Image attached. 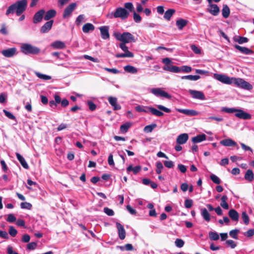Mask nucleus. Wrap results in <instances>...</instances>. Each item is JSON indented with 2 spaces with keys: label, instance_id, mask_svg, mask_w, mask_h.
Returning a JSON list of instances; mask_svg holds the SVG:
<instances>
[{
  "label": "nucleus",
  "instance_id": "obj_18",
  "mask_svg": "<svg viewBox=\"0 0 254 254\" xmlns=\"http://www.w3.org/2000/svg\"><path fill=\"white\" fill-rule=\"evenodd\" d=\"M116 227L118 231L119 237L121 240L125 239L126 237V231L123 226L119 222L116 223Z\"/></svg>",
  "mask_w": 254,
  "mask_h": 254
},
{
  "label": "nucleus",
  "instance_id": "obj_9",
  "mask_svg": "<svg viewBox=\"0 0 254 254\" xmlns=\"http://www.w3.org/2000/svg\"><path fill=\"white\" fill-rule=\"evenodd\" d=\"M45 13V11L44 9H41L38 11L36 12L34 15L33 18V22L34 24H37L38 23L40 22L43 18L44 17V15Z\"/></svg>",
  "mask_w": 254,
  "mask_h": 254
},
{
  "label": "nucleus",
  "instance_id": "obj_1",
  "mask_svg": "<svg viewBox=\"0 0 254 254\" xmlns=\"http://www.w3.org/2000/svg\"><path fill=\"white\" fill-rule=\"evenodd\" d=\"M27 5V0H21L10 5L6 10L5 14L16 13L17 16H20L26 10Z\"/></svg>",
  "mask_w": 254,
  "mask_h": 254
},
{
  "label": "nucleus",
  "instance_id": "obj_60",
  "mask_svg": "<svg viewBox=\"0 0 254 254\" xmlns=\"http://www.w3.org/2000/svg\"><path fill=\"white\" fill-rule=\"evenodd\" d=\"M37 247V243L35 242H31L27 244V249L29 250H35Z\"/></svg>",
  "mask_w": 254,
  "mask_h": 254
},
{
  "label": "nucleus",
  "instance_id": "obj_27",
  "mask_svg": "<svg viewBox=\"0 0 254 254\" xmlns=\"http://www.w3.org/2000/svg\"><path fill=\"white\" fill-rule=\"evenodd\" d=\"M206 139V136L205 134H199L191 138V141L194 143L201 142Z\"/></svg>",
  "mask_w": 254,
  "mask_h": 254
},
{
  "label": "nucleus",
  "instance_id": "obj_44",
  "mask_svg": "<svg viewBox=\"0 0 254 254\" xmlns=\"http://www.w3.org/2000/svg\"><path fill=\"white\" fill-rule=\"evenodd\" d=\"M119 47L123 51L125 52V53L127 54L129 53L131 54V55H132V56L134 57V54L132 52L128 51V47L126 46L125 43H121L119 45Z\"/></svg>",
  "mask_w": 254,
  "mask_h": 254
},
{
  "label": "nucleus",
  "instance_id": "obj_32",
  "mask_svg": "<svg viewBox=\"0 0 254 254\" xmlns=\"http://www.w3.org/2000/svg\"><path fill=\"white\" fill-rule=\"evenodd\" d=\"M94 29V26L90 23H87L82 27V31L85 33H88L90 31H93Z\"/></svg>",
  "mask_w": 254,
  "mask_h": 254
},
{
  "label": "nucleus",
  "instance_id": "obj_41",
  "mask_svg": "<svg viewBox=\"0 0 254 254\" xmlns=\"http://www.w3.org/2000/svg\"><path fill=\"white\" fill-rule=\"evenodd\" d=\"M200 78V76L199 75H188L183 76L181 77V78L182 79H188V80H194V81L197 80L199 79Z\"/></svg>",
  "mask_w": 254,
  "mask_h": 254
},
{
  "label": "nucleus",
  "instance_id": "obj_23",
  "mask_svg": "<svg viewBox=\"0 0 254 254\" xmlns=\"http://www.w3.org/2000/svg\"><path fill=\"white\" fill-rule=\"evenodd\" d=\"M220 143L225 146H234L237 145V143L230 138L222 140Z\"/></svg>",
  "mask_w": 254,
  "mask_h": 254
},
{
  "label": "nucleus",
  "instance_id": "obj_25",
  "mask_svg": "<svg viewBox=\"0 0 254 254\" xmlns=\"http://www.w3.org/2000/svg\"><path fill=\"white\" fill-rule=\"evenodd\" d=\"M15 154L17 160L19 161L22 166L26 169H28L29 166L27 164L25 159L18 153H16Z\"/></svg>",
  "mask_w": 254,
  "mask_h": 254
},
{
  "label": "nucleus",
  "instance_id": "obj_5",
  "mask_svg": "<svg viewBox=\"0 0 254 254\" xmlns=\"http://www.w3.org/2000/svg\"><path fill=\"white\" fill-rule=\"evenodd\" d=\"M125 7H118L113 13L114 17L121 18L123 20L126 19L129 15V11Z\"/></svg>",
  "mask_w": 254,
  "mask_h": 254
},
{
  "label": "nucleus",
  "instance_id": "obj_37",
  "mask_svg": "<svg viewBox=\"0 0 254 254\" xmlns=\"http://www.w3.org/2000/svg\"><path fill=\"white\" fill-rule=\"evenodd\" d=\"M141 167L140 166H136L133 167L132 165H129L127 168V172L133 171L134 174H137L141 170Z\"/></svg>",
  "mask_w": 254,
  "mask_h": 254
},
{
  "label": "nucleus",
  "instance_id": "obj_58",
  "mask_svg": "<svg viewBox=\"0 0 254 254\" xmlns=\"http://www.w3.org/2000/svg\"><path fill=\"white\" fill-rule=\"evenodd\" d=\"M210 179L213 183L216 184L218 185L221 183L220 179L214 174H212L210 176Z\"/></svg>",
  "mask_w": 254,
  "mask_h": 254
},
{
  "label": "nucleus",
  "instance_id": "obj_28",
  "mask_svg": "<svg viewBox=\"0 0 254 254\" xmlns=\"http://www.w3.org/2000/svg\"><path fill=\"white\" fill-rule=\"evenodd\" d=\"M188 23V21L184 19H179L176 21V25L179 30H182Z\"/></svg>",
  "mask_w": 254,
  "mask_h": 254
},
{
  "label": "nucleus",
  "instance_id": "obj_2",
  "mask_svg": "<svg viewBox=\"0 0 254 254\" xmlns=\"http://www.w3.org/2000/svg\"><path fill=\"white\" fill-rule=\"evenodd\" d=\"M114 36L117 40L121 41L122 43H134L136 41L133 35L128 32H125L122 34L116 32L114 33Z\"/></svg>",
  "mask_w": 254,
  "mask_h": 254
},
{
  "label": "nucleus",
  "instance_id": "obj_40",
  "mask_svg": "<svg viewBox=\"0 0 254 254\" xmlns=\"http://www.w3.org/2000/svg\"><path fill=\"white\" fill-rule=\"evenodd\" d=\"M132 124L129 122H127L123 124L120 127V131L122 132L126 133L127 131L128 128L131 126Z\"/></svg>",
  "mask_w": 254,
  "mask_h": 254
},
{
  "label": "nucleus",
  "instance_id": "obj_36",
  "mask_svg": "<svg viewBox=\"0 0 254 254\" xmlns=\"http://www.w3.org/2000/svg\"><path fill=\"white\" fill-rule=\"evenodd\" d=\"M175 12L176 11L174 9H169L165 11L164 18L167 20H170L173 14H174Z\"/></svg>",
  "mask_w": 254,
  "mask_h": 254
},
{
  "label": "nucleus",
  "instance_id": "obj_47",
  "mask_svg": "<svg viewBox=\"0 0 254 254\" xmlns=\"http://www.w3.org/2000/svg\"><path fill=\"white\" fill-rule=\"evenodd\" d=\"M35 74L39 78L45 80H50L51 79V76L44 74L38 72H36Z\"/></svg>",
  "mask_w": 254,
  "mask_h": 254
},
{
  "label": "nucleus",
  "instance_id": "obj_64",
  "mask_svg": "<svg viewBox=\"0 0 254 254\" xmlns=\"http://www.w3.org/2000/svg\"><path fill=\"white\" fill-rule=\"evenodd\" d=\"M244 235L249 238L253 236L254 235V229L248 230L246 233H244Z\"/></svg>",
  "mask_w": 254,
  "mask_h": 254
},
{
  "label": "nucleus",
  "instance_id": "obj_33",
  "mask_svg": "<svg viewBox=\"0 0 254 254\" xmlns=\"http://www.w3.org/2000/svg\"><path fill=\"white\" fill-rule=\"evenodd\" d=\"M52 46L55 49H63L65 48V44L61 41H57L53 43Z\"/></svg>",
  "mask_w": 254,
  "mask_h": 254
},
{
  "label": "nucleus",
  "instance_id": "obj_30",
  "mask_svg": "<svg viewBox=\"0 0 254 254\" xmlns=\"http://www.w3.org/2000/svg\"><path fill=\"white\" fill-rule=\"evenodd\" d=\"M201 215L203 218L206 221L209 222L210 221V215L209 213L208 210L205 208H201Z\"/></svg>",
  "mask_w": 254,
  "mask_h": 254
},
{
  "label": "nucleus",
  "instance_id": "obj_53",
  "mask_svg": "<svg viewBox=\"0 0 254 254\" xmlns=\"http://www.w3.org/2000/svg\"><path fill=\"white\" fill-rule=\"evenodd\" d=\"M148 107L146 108V109H145L144 107H142V106H140V105H138V106H136L135 107V109L138 112H145V113H147V112H148L149 111L148 110Z\"/></svg>",
  "mask_w": 254,
  "mask_h": 254
},
{
  "label": "nucleus",
  "instance_id": "obj_24",
  "mask_svg": "<svg viewBox=\"0 0 254 254\" xmlns=\"http://www.w3.org/2000/svg\"><path fill=\"white\" fill-rule=\"evenodd\" d=\"M56 13L57 12L55 9H50L46 12L44 16V19L47 21L49 20L50 19L54 17Z\"/></svg>",
  "mask_w": 254,
  "mask_h": 254
},
{
  "label": "nucleus",
  "instance_id": "obj_34",
  "mask_svg": "<svg viewBox=\"0 0 254 254\" xmlns=\"http://www.w3.org/2000/svg\"><path fill=\"white\" fill-rule=\"evenodd\" d=\"M230 13V10L229 6L227 4L223 5L222 10L223 17L225 18H227L229 16Z\"/></svg>",
  "mask_w": 254,
  "mask_h": 254
},
{
  "label": "nucleus",
  "instance_id": "obj_39",
  "mask_svg": "<svg viewBox=\"0 0 254 254\" xmlns=\"http://www.w3.org/2000/svg\"><path fill=\"white\" fill-rule=\"evenodd\" d=\"M124 69L126 72L131 73H136L137 72V68L130 65H127L124 66Z\"/></svg>",
  "mask_w": 254,
  "mask_h": 254
},
{
  "label": "nucleus",
  "instance_id": "obj_61",
  "mask_svg": "<svg viewBox=\"0 0 254 254\" xmlns=\"http://www.w3.org/2000/svg\"><path fill=\"white\" fill-rule=\"evenodd\" d=\"M191 50L196 54H200L201 53V50L195 45H191L190 46Z\"/></svg>",
  "mask_w": 254,
  "mask_h": 254
},
{
  "label": "nucleus",
  "instance_id": "obj_62",
  "mask_svg": "<svg viewBox=\"0 0 254 254\" xmlns=\"http://www.w3.org/2000/svg\"><path fill=\"white\" fill-rule=\"evenodd\" d=\"M104 211L108 216H111L114 215V211L112 209L109 208L108 207H105L104 208Z\"/></svg>",
  "mask_w": 254,
  "mask_h": 254
},
{
  "label": "nucleus",
  "instance_id": "obj_7",
  "mask_svg": "<svg viewBox=\"0 0 254 254\" xmlns=\"http://www.w3.org/2000/svg\"><path fill=\"white\" fill-rule=\"evenodd\" d=\"M76 7V3L75 2L69 4L64 10L63 14V18L65 19L69 18Z\"/></svg>",
  "mask_w": 254,
  "mask_h": 254
},
{
  "label": "nucleus",
  "instance_id": "obj_8",
  "mask_svg": "<svg viewBox=\"0 0 254 254\" xmlns=\"http://www.w3.org/2000/svg\"><path fill=\"white\" fill-rule=\"evenodd\" d=\"M214 76L216 79L223 83L230 84L233 83L232 78H230L227 75L221 74H215Z\"/></svg>",
  "mask_w": 254,
  "mask_h": 254
},
{
  "label": "nucleus",
  "instance_id": "obj_11",
  "mask_svg": "<svg viewBox=\"0 0 254 254\" xmlns=\"http://www.w3.org/2000/svg\"><path fill=\"white\" fill-rule=\"evenodd\" d=\"M17 53V49L16 48H11L1 51V54L3 56L7 58H10L14 56Z\"/></svg>",
  "mask_w": 254,
  "mask_h": 254
},
{
  "label": "nucleus",
  "instance_id": "obj_3",
  "mask_svg": "<svg viewBox=\"0 0 254 254\" xmlns=\"http://www.w3.org/2000/svg\"><path fill=\"white\" fill-rule=\"evenodd\" d=\"M21 51L25 55H37L40 52V49L30 44H23L21 46Z\"/></svg>",
  "mask_w": 254,
  "mask_h": 254
},
{
  "label": "nucleus",
  "instance_id": "obj_48",
  "mask_svg": "<svg viewBox=\"0 0 254 254\" xmlns=\"http://www.w3.org/2000/svg\"><path fill=\"white\" fill-rule=\"evenodd\" d=\"M242 218L246 225H248L250 222L249 217L246 212L244 211L242 213Z\"/></svg>",
  "mask_w": 254,
  "mask_h": 254
},
{
  "label": "nucleus",
  "instance_id": "obj_22",
  "mask_svg": "<svg viewBox=\"0 0 254 254\" xmlns=\"http://www.w3.org/2000/svg\"><path fill=\"white\" fill-rule=\"evenodd\" d=\"M229 216L234 221L237 222L239 220V214L238 212L234 209H231L228 212Z\"/></svg>",
  "mask_w": 254,
  "mask_h": 254
},
{
  "label": "nucleus",
  "instance_id": "obj_26",
  "mask_svg": "<svg viewBox=\"0 0 254 254\" xmlns=\"http://www.w3.org/2000/svg\"><path fill=\"white\" fill-rule=\"evenodd\" d=\"M235 48L240 51L241 53L246 55H250L253 53V51L248 48L241 47L238 45H235Z\"/></svg>",
  "mask_w": 254,
  "mask_h": 254
},
{
  "label": "nucleus",
  "instance_id": "obj_10",
  "mask_svg": "<svg viewBox=\"0 0 254 254\" xmlns=\"http://www.w3.org/2000/svg\"><path fill=\"white\" fill-rule=\"evenodd\" d=\"M151 92L156 96H160L167 99L171 98L170 95L160 88H153L151 90Z\"/></svg>",
  "mask_w": 254,
  "mask_h": 254
},
{
  "label": "nucleus",
  "instance_id": "obj_43",
  "mask_svg": "<svg viewBox=\"0 0 254 254\" xmlns=\"http://www.w3.org/2000/svg\"><path fill=\"white\" fill-rule=\"evenodd\" d=\"M118 248L122 251H124L125 250L127 251H131L133 250V247L130 244H127L124 246H118Z\"/></svg>",
  "mask_w": 254,
  "mask_h": 254
},
{
  "label": "nucleus",
  "instance_id": "obj_15",
  "mask_svg": "<svg viewBox=\"0 0 254 254\" xmlns=\"http://www.w3.org/2000/svg\"><path fill=\"white\" fill-rule=\"evenodd\" d=\"M54 23L53 20H49L46 22L40 28V32L42 33H46L48 32L52 28Z\"/></svg>",
  "mask_w": 254,
  "mask_h": 254
},
{
  "label": "nucleus",
  "instance_id": "obj_57",
  "mask_svg": "<svg viewBox=\"0 0 254 254\" xmlns=\"http://www.w3.org/2000/svg\"><path fill=\"white\" fill-rule=\"evenodd\" d=\"M116 57L117 58H133V57L129 53H121V54H117L116 55Z\"/></svg>",
  "mask_w": 254,
  "mask_h": 254
},
{
  "label": "nucleus",
  "instance_id": "obj_29",
  "mask_svg": "<svg viewBox=\"0 0 254 254\" xmlns=\"http://www.w3.org/2000/svg\"><path fill=\"white\" fill-rule=\"evenodd\" d=\"M244 178L250 182H252L254 179V174L253 171L251 169L248 170L245 173Z\"/></svg>",
  "mask_w": 254,
  "mask_h": 254
},
{
  "label": "nucleus",
  "instance_id": "obj_56",
  "mask_svg": "<svg viewBox=\"0 0 254 254\" xmlns=\"http://www.w3.org/2000/svg\"><path fill=\"white\" fill-rule=\"evenodd\" d=\"M3 112L4 113L5 116L8 118L13 120H16L15 117L10 112L7 111L6 110H3Z\"/></svg>",
  "mask_w": 254,
  "mask_h": 254
},
{
  "label": "nucleus",
  "instance_id": "obj_12",
  "mask_svg": "<svg viewBox=\"0 0 254 254\" xmlns=\"http://www.w3.org/2000/svg\"><path fill=\"white\" fill-rule=\"evenodd\" d=\"M189 92L193 98L199 100H204L205 98L203 93L201 91L190 89Z\"/></svg>",
  "mask_w": 254,
  "mask_h": 254
},
{
  "label": "nucleus",
  "instance_id": "obj_6",
  "mask_svg": "<svg viewBox=\"0 0 254 254\" xmlns=\"http://www.w3.org/2000/svg\"><path fill=\"white\" fill-rule=\"evenodd\" d=\"M124 6L129 11L133 12V19L135 22L139 23L141 21V16L134 11L133 5L131 2H128L125 3Z\"/></svg>",
  "mask_w": 254,
  "mask_h": 254
},
{
  "label": "nucleus",
  "instance_id": "obj_14",
  "mask_svg": "<svg viewBox=\"0 0 254 254\" xmlns=\"http://www.w3.org/2000/svg\"><path fill=\"white\" fill-rule=\"evenodd\" d=\"M101 37L103 39H108L110 38L109 27L108 26H103L99 28Z\"/></svg>",
  "mask_w": 254,
  "mask_h": 254
},
{
  "label": "nucleus",
  "instance_id": "obj_46",
  "mask_svg": "<svg viewBox=\"0 0 254 254\" xmlns=\"http://www.w3.org/2000/svg\"><path fill=\"white\" fill-rule=\"evenodd\" d=\"M156 127L157 125L156 124H153L151 125L146 126L144 128V131L146 132H151L152 131L153 129Z\"/></svg>",
  "mask_w": 254,
  "mask_h": 254
},
{
  "label": "nucleus",
  "instance_id": "obj_16",
  "mask_svg": "<svg viewBox=\"0 0 254 254\" xmlns=\"http://www.w3.org/2000/svg\"><path fill=\"white\" fill-rule=\"evenodd\" d=\"M208 11L213 15L216 16L217 15L219 12L220 9L218 6L215 4H209V7L207 8Z\"/></svg>",
  "mask_w": 254,
  "mask_h": 254
},
{
  "label": "nucleus",
  "instance_id": "obj_38",
  "mask_svg": "<svg viewBox=\"0 0 254 254\" xmlns=\"http://www.w3.org/2000/svg\"><path fill=\"white\" fill-rule=\"evenodd\" d=\"M148 111H149L153 115H155L157 117H162L164 115V113L161 111L157 110L155 108L152 107H148Z\"/></svg>",
  "mask_w": 254,
  "mask_h": 254
},
{
  "label": "nucleus",
  "instance_id": "obj_17",
  "mask_svg": "<svg viewBox=\"0 0 254 254\" xmlns=\"http://www.w3.org/2000/svg\"><path fill=\"white\" fill-rule=\"evenodd\" d=\"M177 111L189 116H195L198 115V112L194 110L177 109Z\"/></svg>",
  "mask_w": 254,
  "mask_h": 254
},
{
  "label": "nucleus",
  "instance_id": "obj_49",
  "mask_svg": "<svg viewBox=\"0 0 254 254\" xmlns=\"http://www.w3.org/2000/svg\"><path fill=\"white\" fill-rule=\"evenodd\" d=\"M156 172L157 174H161L162 170L163 169L162 163L160 161H158L156 163Z\"/></svg>",
  "mask_w": 254,
  "mask_h": 254
},
{
  "label": "nucleus",
  "instance_id": "obj_52",
  "mask_svg": "<svg viewBox=\"0 0 254 254\" xmlns=\"http://www.w3.org/2000/svg\"><path fill=\"white\" fill-rule=\"evenodd\" d=\"M8 233L10 236H11L13 237H14L16 236L17 231V230L14 228L13 226H10L9 227V231Z\"/></svg>",
  "mask_w": 254,
  "mask_h": 254
},
{
  "label": "nucleus",
  "instance_id": "obj_4",
  "mask_svg": "<svg viewBox=\"0 0 254 254\" xmlns=\"http://www.w3.org/2000/svg\"><path fill=\"white\" fill-rule=\"evenodd\" d=\"M233 83L238 87L250 90L252 89L253 86L249 82L241 78H232Z\"/></svg>",
  "mask_w": 254,
  "mask_h": 254
},
{
  "label": "nucleus",
  "instance_id": "obj_19",
  "mask_svg": "<svg viewBox=\"0 0 254 254\" xmlns=\"http://www.w3.org/2000/svg\"><path fill=\"white\" fill-rule=\"evenodd\" d=\"M108 101L113 107L114 110H119L121 109V106L117 103V98L110 96L108 98Z\"/></svg>",
  "mask_w": 254,
  "mask_h": 254
},
{
  "label": "nucleus",
  "instance_id": "obj_50",
  "mask_svg": "<svg viewBox=\"0 0 254 254\" xmlns=\"http://www.w3.org/2000/svg\"><path fill=\"white\" fill-rule=\"evenodd\" d=\"M239 232V230L236 229L230 231L229 232V235L233 239L237 240L238 239V234Z\"/></svg>",
  "mask_w": 254,
  "mask_h": 254
},
{
  "label": "nucleus",
  "instance_id": "obj_54",
  "mask_svg": "<svg viewBox=\"0 0 254 254\" xmlns=\"http://www.w3.org/2000/svg\"><path fill=\"white\" fill-rule=\"evenodd\" d=\"M87 104L90 110L93 111L96 110L97 106L93 102L91 101H88Z\"/></svg>",
  "mask_w": 254,
  "mask_h": 254
},
{
  "label": "nucleus",
  "instance_id": "obj_55",
  "mask_svg": "<svg viewBox=\"0 0 254 254\" xmlns=\"http://www.w3.org/2000/svg\"><path fill=\"white\" fill-rule=\"evenodd\" d=\"M176 246L178 248H182L185 242L184 241L181 239H177L175 242Z\"/></svg>",
  "mask_w": 254,
  "mask_h": 254
},
{
  "label": "nucleus",
  "instance_id": "obj_21",
  "mask_svg": "<svg viewBox=\"0 0 254 254\" xmlns=\"http://www.w3.org/2000/svg\"><path fill=\"white\" fill-rule=\"evenodd\" d=\"M163 68L164 70L169 71L174 73H178L181 71V68L175 65H165Z\"/></svg>",
  "mask_w": 254,
  "mask_h": 254
},
{
  "label": "nucleus",
  "instance_id": "obj_31",
  "mask_svg": "<svg viewBox=\"0 0 254 254\" xmlns=\"http://www.w3.org/2000/svg\"><path fill=\"white\" fill-rule=\"evenodd\" d=\"M54 98L55 101L51 100L49 102V105L51 107H53L54 106L56 107L57 105L61 102V97L59 95L55 94L54 95Z\"/></svg>",
  "mask_w": 254,
  "mask_h": 254
},
{
  "label": "nucleus",
  "instance_id": "obj_51",
  "mask_svg": "<svg viewBox=\"0 0 254 254\" xmlns=\"http://www.w3.org/2000/svg\"><path fill=\"white\" fill-rule=\"evenodd\" d=\"M20 207L22 209H26L30 210L31 209L32 205L30 203L27 202H24L21 203Z\"/></svg>",
  "mask_w": 254,
  "mask_h": 254
},
{
  "label": "nucleus",
  "instance_id": "obj_45",
  "mask_svg": "<svg viewBox=\"0 0 254 254\" xmlns=\"http://www.w3.org/2000/svg\"><path fill=\"white\" fill-rule=\"evenodd\" d=\"M209 237L212 241H217L219 239V236L216 232L210 231L209 232Z\"/></svg>",
  "mask_w": 254,
  "mask_h": 254
},
{
  "label": "nucleus",
  "instance_id": "obj_42",
  "mask_svg": "<svg viewBox=\"0 0 254 254\" xmlns=\"http://www.w3.org/2000/svg\"><path fill=\"white\" fill-rule=\"evenodd\" d=\"M234 40L235 42H238L239 44H242L248 42L249 41V39L247 38V37L238 36V38H234Z\"/></svg>",
  "mask_w": 254,
  "mask_h": 254
},
{
  "label": "nucleus",
  "instance_id": "obj_35",
  "mask_svg": "<svg viewBox=\"0 0 254 254\" xmlns=\"http://www.w3.org/2000/svg\"><path fill=\"white\" fill-rule=\"evenodd\" d=\"M228 197L226 195H224L221 197V202L220 203V206L225 209H229V205L227 202Z\"/></svg>",
  "mask_w": 254,
  "mask_h": 254
},
{
  "label": "nucleus",
  "instance_id": "obj_20",
  "mask_svg": "<svg viewBox=\"0 0 254 254\" xmlns=\"http://www.w3.org/2000/svg\"><path fill=\"white\" fill-rule=\"evenodd\" d=\"M188 139L189 135L187 133H182L177 137L176 139V142L178 144H183L187 142Z\"/></svg>",
  "mask_w": 254,
  "mask_h": 254
},
{
  "label": "nucleus",
  "instance_id": "obj_59",
  "mask_svg": "<svg viewBox=\"0 0 254 254\" xmlns=\"http://www.w3.org/2000/svg\"><path fill=\"white\" fill-rule=\"evenodd\" d=\"M193 204V201L190 199H187L185 201V206L186 208H190Z\"/></svg>",
  "mask_w": 254,
  "mask_h": 254
},
{
  "label": "nucleus",
  "instance_id": "obj_63",
  "mask_svg": "<svg viewBox=\"0 0 254 254\" xmlns=\"http://www.w3.org/2000/svg\"><path fill=\"white\" fill-rule=\"evenodd\" d=\"M16 217L12 214H9L7 216L6 221L8 222L12 223L16 221Z\"/></svg>",
  "mask_w": 254,
  "mask_h": 254
},
{
  "label": "nucleus",
  "instance_id": "obj_13",
  "mask_svg": "<svg viewBox=\"0 0 254 254\" xmlns=\"http://www.w3.org/2000/svg\"><path fill=\"white\" fill-rule=\"evenodd\" d=\"M236 117L244 119V120H250L251 119V115L241 109H237L236 113L235 114Z\"/></svg>",
  "mask_w": 254,
  "mask_h": 254
}]
</instances>
